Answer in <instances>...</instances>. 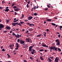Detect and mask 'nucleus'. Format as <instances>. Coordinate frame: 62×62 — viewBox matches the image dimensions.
<instances>
[{
    "mask_svg": "<svg viewBox=\"0 0 62 62\" xmlns=\"http://www.w3.org/2000/svg\"><path fill=\"white\" fill-rule=\"evenodd\" d=\"M12 35L13 36H15V37L16 38H19L20 37H19V35L18 34H17V35H16L15 33H13L12 34Z\"/></svg>",
    "mask_w": 62,
    "mask_h": 62,
    "instance_id": "nucleus-1",
    "label": "nucleus"
},
{
    "mask_svg": "<svg viewBox=\"0 0 62 62\" xmlns=\"http://www.w3.org/2000/svg\"><path fill=\"white\" fill-rule=\"evenodd\" d=\"M55 41L57 43L56 44V45H57V46L60 45V42L59 41V40H58V39H56L55 40Z\"/></svg>",
    "mask_w": 62,
    "mask_h": 62,
    "instance_id": "nucleus-2",
    "label": "nucleus"
},
{
    "mask_svg": "<svg viewBox=\"0 0 62 62\" xmlns=\"http://www.w3.org/2000/svg\"><path fill=\"white\" fill-rule=\"evenodd\" d=\"M5 26L2 24H1L0 25V30H1L2 28H4Z\"/></svg>",
    "mask_w": 62,
    "mask_h": 62,
    "instance_id": "nucleus-3",
    "label": "nucleus"
},
{
    "mask_svg": "<svg viewBox=\"0 0 62 62\" xmlns=\"http://www.w3.org/2000/svg\"><path fill=\"white\" fill-rule=\"evenodd\" d=\"M49 49H50V50H54V46L53 47L52 46H49Z\"/></svg>",
    "mask_w": 62,
    "mask_h": 62,
    "instance_id": "nucleus-4",
    "label": "nucleus"
},
{
    "mask_svg": "<svg viewBox=\"0 0 62 62\" xmlns=\"http://www.w3.org/2000/svg\"><path fill=\"white\" fill-rule=\"evenodd\" d=\"M33 47V46H31L29 47V50L30 52H31V51H32V48Z\"/></svg>",
    "mask_w": 62,
    "mask_h": 62,
    "instance_id": "nucleus-5",
    "label": "nucleus"
},
{
    "mask_svg": "<svg viewBox=\"0 0 62 62\" xmlns=\"http://www.w3.org/2000/svg\"><path fill=\"white\" fill-rule=\"evenodd\" d=\"M21 9L19 8H17L16 9H14V10L15 11H19V10H20Z\"/></svg>",
    "mask_w": 62,
    "mask_h": 62,
    "instance_id": "nucleus-6",
    "label": "nucleus"
},
{
    "mask_svg": "<svg viewBox=\"0 0 62 62\" xmlns=\"http://www.w3.org/2000/svg\"><path fill=\"white\" fill-rule=\"evenodd\" d=\"M24 42H25L23 40H20L19 43L21 44H23L24 43Z\"/></svg>",
    "mask_w": 62,
    "mask_h": 62,
    "instance_id": "nucleus-7",
    "label": "nucleus"
},
{
    "mask_svg": "<svg viewBox=\"0 0 62 62\" xmlns=\"http://www.w3.org/2000/svg\"><path fill=\"white\" fill-rule=\"evenodd\" d=\"M42 46L43 47H46V48H47L48 47V46L46 45V44H43L42 43Z\"/></svg>",
    "mask_w": 62,
    "mask_h": 62,
    "instance_id": "nucleus-8",
    "label": "nucleus"
},
{
    "mask_svg": "<svg viewBox=\"0 0 62 62\" xmlns=\"http://www.w3.org/2000/svg\"><path fill=\"white\" fill-rule=\"evenodd\" d=\"M26 42H30V41H29L30 39H29V38H26Z\"/></svg>",
    "mask_w": 62,
    "mask_h": 62,
    "instance_id": "nucleus-9",
    "label": "nucleus"
},
{
    "mask_svg": "<svg viewBox=\"0 0 62 62\" xmlns=\"http://www.w3.org/2000/svg\"><path fill=\"white\" fill-rule=\"evenodd\" d=\"M28 20H30L33 18V17L32 16H29L28 17Z\"/></svg>",
    "mask_w": 62,
    "mask_h": 62,
    "instance_id": "nucleus-10",
    "label": "nucleus"
},
{
    "mask_svg": "<svg viewBox=\"0 0 62 62\" xmlns=\"http://www.w3.org/2000/svg\"><path fill=\"white\" fill-rule=\"evenodd\" d=\"M39 8V7L37 6L36 7V6H34L33 9H36L37 8Z\"/></svg>",
    "mask_w": 62,
    "mask_h": 62,
    "instance_id": "nucleus-11",
    "label": "nucleus"
},
{
    "mask_svg": "<svg viewBox=\"0 0 62 62\" xmlns=\"http://www.w3.org/2000/svg\"><path fill=\"white\" fill-rule=\"evenodd\" d=\"M15 23L16 24H17V25H19V26H21L22 25L21 24V23H19V24H18V22H16V23Z\"/></svg>",
    "mask_w": 62,
    "mask_h": 62,
    "instance_id": "nucleus-12",
    "label": "nucleus"
},
{
    "mask_svg": "<svg viewBox=\"0 0 62 62\" xmlns=\"http://www.w3.org/2000/svg\"><path fill=\"white\" fill-rule=\"evenodd\" d=\"M58 60H59L56 57L55 58V62H58Z\"/></svg>",
    "mask_w": 62,
    "mask_h": 62,
    "instance_id": "nucleus-13",
    "label": "nucleus"
},
{
    "mask_svg": "<svg viewBox=\"0 0 62 62\" xmlns=\"http://www.w3.org/2000/svg\"><path fill=\"white\" fill-rule=\"evenodd\" d=\"M9 10H10L9 9H6V8L5 11V12H8Z\"/></svg>",
    "mask_w": 62,
    "mask_h": 62,
    "instance_id": "nucleus-14",
    "label": "nucleus"
},
{
    "mask_svg": "<svg viewBox=\"0 0 62 62\" xmlns=\"http://www.w3.org/2000/svg\"><path fill=\"white\" fill-rule=\"evenodd\" d=\"M6 28L7 29H8L9 30H10V27L9 26H7L6 27Z\"/></svg>",
    "mask_w": 62,
    "mask_h": 62,
    "instance_id": "nucleus-15",
    "label": "nucleus"
},
{
    "mask_svg": "<svg viewBox=\"0 0 62 62\" xmlns=\"http://www.w3.org/2000/svg\"><path fill=\"white\" fill-rule=\"evenodd\" d=\"M40 58L41 60H43V56H40Z\"/></svg>",
    "mask_w": 62,
    "mask_h": 62,
    "instance_id": "nucleus-16",
    "label": "nucleus"
},
{
    "mask_svg": "<svg viewBox=\"0 0 62 62\" xmlns=\"http://www.w3.org/2000/svg\"><path fill=\"white\" fill-rule=\"evenodd\" d=\"M51 20H52L51 19H47L46 21H47V22H51Z\"/></svg>",
    "mask_w": 62,
    "mask_h": 62,
    "instance_id": "nucleus-17",
    "label": "nucleus"
},
{
    "mask_svg": "<svg viewBox=\"0 0 62 62\" xmlns=\"http://www.w3.org/2000/svg\"><path fill=\"white\" fill-rule=\"evenodd\" d=\"M29 31H33V29L32 28H29L28 29Z\"/></svg>",
    "mask_w": 62,
    "mask_h": 62,
    "instance_id": "nucleus-18",
    "label": "nucleus"
},
{
    "mask_svg": "<svg viewBox=\"0 0 62 62\" xmlns=\"http://www.w3.org/2000/svg\"><path fill=\"white\" fill-rule=\"evenodd\" d=\"M16 48H19V45L18 43H16Z\"/></svg>",
    "mask_w": 62,
    "mask_h": 62,
    "instance_id": "nucleus-19",
    "label": "nucleus"
},
{
    "mask_svg": "<svg viewBox=\"0 0 62 62\" xmlns=\"http://www.w3.org/2000/svg\"><path fill=\"white\" fill-rule=\"evenodd\" d=\"M28 25H29L30 26H31L32 25V24L30 23H28Z\"/></svg>",
    "mask_w": 62,
    "mask_h": 62,
    "instance_id": "nucleus-20",
    "label": "nucleus"
},
{
    "mask_svg": "<svg viewBox=\"0 0 62 62\" xmlns=\"http://www.w3.org/2000/svg\"><path fill=\"white\" fill-rule=\"evenodd\" d=\"M22 17L20 18L21 19H23V18L24 17V15H23V14H22Z\"/></svg>",
    "mask_w": 62,
    "mask_h": 62,
    "instance_id": "nucleus-21",
    "label": "nucleus"
},
{
    "mask_svg": "<svg viewBox=\"0 0 62 62\" xmlns=\"http://www.w3.org/2000/svg\"><path fill=\"white\" fill-rule=\"evenodd\" d=\"M57 49H58L57 48V47H55V46H54V50H55V51H57Z\"/></svg>",
    "mask_w": 62,
    "mask_h": 62,
    "instance_id": "nucleus-22",
    "label": "nucleus"
},
{
    "mask_svg": "<svg viewBox=\"0 0 62 62\" xmlns=\"http://www.w3.org/2000/svg\"><path fill=\"white\" fill-rule=\"evenodd\" d=\"M32 52H33L34 53H36V51L34 49H32Z\"/></svg>",
    "mask_w": 62,
    "mask_h": 62,
    "instance_id": "nucleus-23",
    "label": "nucleus"
},
{
    "mask_svg": "<svg viewBox=\"0 0 62 62\" xmlns=\"http://www.w3.org/2000/svg\"><path fill=\"white\" fill-rule=\"evenodd\" d=\"M51 24L52 25H53L54 26H55V25H56V24H55L54 23H51Z\"/></svg>",
    "mask_w": 62,
    "mask_h": 62,
    "instance_id": "nucleus-24",
    "label": "nucleus"
},
{
    "mask_svg": "<svg viewBox=\"0 0 62 62\" xmlns=\"http://www.w3.org/2000/svg\"><path fill=\"white\" fill-rule=\"evenodd\" d=\"M44 37H46V32H45L44 33Z\"/></svg>",
    "mask_w": 62,
    "mask_h": 62,
    "instance_id": "nucleus-25",
    "label": "nucleus"
},
{
    "mask_svg": "<svg viewBox=\"0 0 62 62\" xmlns=\"http://www.w3.org/2000/svg\"><path fill=\"white\" fill-rule=\"evenodd\" d=\"M12 24L13 26H15V25H16L15 23H12Z\"/></svg>",
    "mask_w": 62,
    "mask_h": 62,
    "instance_id": "nucleus-26",
    "label": "nucleus"
},
{
    "mask_svg": "<svg viewBox=\"0 0 62 62\" xmlns=\"http://www.w3.org/2000/svg\"><path fill=\"white\" fill-rule=\"evenodd\" d=\"M29 4H27L26 5V7H27V8H29Z\"/></svg>",
    "mask_w": 62,
    "mask_h": 62,
    "instance_id": "nucleus-27",
    "label": "nucleus"
},
{
    "mask_svg": "<svg viewBox=\"0 0 62 62\" xmlns=\"http://www.w3.org/2000/svg\"><path fill=\"white\" fill-rule=\"evenodd\" d=\"M5 2L3 0L2 1V4H5Z\"/></svg>",
    "mask_w": 62,
    "mask_h": 62,
    "instance_id": "nucleus-28",
    "label": "nucleus"
},
{
    "mask_svg": "<svg viewBox=\"0 0 62 62\" xmlns=\"http://www.w3.org/2000/svg\"><path fill=\"white\" fill-rule=\"evenodd\" d=\"M41 36V34H39V35H38L37 36V37H40Z\"/></svg>",
    "mask_w": 62,
    "mask_h": 62,
    "instance_id": "nucleus-29",
    "label": "nucleus"
},
{
    "mask_svg": "<svg viewBox=\"0 0 62 62\" xmlns=\"http://www.w3.org/2000/svg\"><path fill=\"white\" fill-rule=\"evenodd\" d=\"M44 51V50L43 49H41V50H39V51L40 52H43V51Z\"/></svg>",
    "mask_w": 62,
    "mask_h": 62,
    "instance_id": "nucleus-30",
    "label": "nucleus"
},
{
    "mask_svg": "<svg viewBox=\"0 0 62 62\" xmlns=\"http://www.w3.org/2000/svg\"><path fill=\"white\" fill-rule=\"evenodd\" d=\"M59 27L60 28V30H61V29L62 28V26H60Z\"/></svg>",
    "mask_w": 62,
    "mask_h": 62,
    "instance_id": "nucleus-31",
    "label": "nucleus"
},
{
    "mask_svg": "<svg viewBox=\"0 0 62 62\" xmlns=\"http://www.w3.org/2000/svg\"><path fill=\"white\" fill-rule=\"evenodd\" d=\"M15 5V4L14 3H12L11 5V7H13Z\"/></svg>",
    "mask_w": 62,
    "mask_h": 62,
    "instance_id": "nucleus-32",
    "label": "nucleus"
},
{
    "mask_svg": "<svg viewBox=\"0 0 62 62\" xmlns=\"http://www.w3.org/2000/svg\"><path fill=\"white\" fill-rule=\"evenodd\" d=\"M48 61H49L50 62H52V60L49 59H48Z\"/></svg>",
    "mask_w": 62,
    "mask_h": 62,
    "instance_id": "nucleus-33",
    "label": "nucleus"
},
{
    "mask_svg": "<svg viewBox=\"0 0 62 62\" xmlns=\"http://www.w3.org/2000/svg\"><path fill=\"white\" fill-rule=\"evenodd\" d=\"M9 19H7V23H9Z\"/></svg>",
    "mask_w": 62,
    "mask_h": 62,
    "instance_id": "nucleus-34",
    "label": "nucleus"
},
{
    "mask_svg": "<svg viewBox=\"0 0 62 62\" xmlns=\"http://www.w3.org/2000/svg\"><path fill=\"white\" fill-rule=\"evenodd\" d=\"M16 8H17V7L16 6H14L13 8H14L15 9Z\"/></svg>",
    "mask_w": 62,
    "mask_h": 62,
    "instance_id": "nucleus-35",
    "label": "nucleus"
},
{
    "mask_svg": "<svg viewBox=\"0 0 62 62\" xmlns=\"http://www.w3.org/2000/svg\"><path fill=\"white\" fill-rule=\"evenodd\" d=\"M34 16H37V14L36 13H35L34 14Z\"/></svg>",
    "mask_w": 62,
    "mask_h": 62,
    "instance_id": "nucleus-36",
    "label": "nucleus"
},
{
    "mask_svg": "<svg viewBox=\"0 0 62 62\" xmlns=\"http://www.w3.org/2000/svg\"><path fill=\"white\" fill-rule=\"evenodd\" d=\"M20 40L19 39H17V42H18V43H19V42H20Z\"/></svg>",
    "mask_w": 62,
    "mask_h": 62,
    "instance_id": "nucleus-37",
    "label": "nucleus"
},
{
    "mask_svg": "<svg viewBox=\"0 0 62 62\" xmlns=\"http://www.w3.org/2000/svg\"><path fill=\"white\" fill-rule=\"evenodd\" d=\"M20 23H21V24H23L24 23V22H22V21H21L20 22Z\"/></svg>",
    "mask_w": 62,
    "mask_h": 62,
    "instance_id": "nucleus-38",
    "label": "nucleus"
},
{
    "mask_svg": "<svg viewBox=\"0 0 62 62\" xmlns=\"http://www.w3.org/2000/svg\"><path fill=\"white\" fill-rule=\"evenodd\" d=\"M58 49L59 51H60H60H61V50L60 49V48H58Z\"/></svg>",
    "mask_w": 62,
    "mask_h": 62,
    "instance_id": "nucleus-39",
    "label": "nucleus"
},
{
    "mask_svg": "<svg viewBox=\"0 0 62 62\" xmlns=\"http://www.w3.org/2000/svg\"><path fill=\"white\" fill-rule=\"evenodd\" d=\"M30 59H31V60H33V57H30Z\"/></svg>",
    "mask_w": 62,
    "mask_h": 62,
    "instance_id": "nucleus-40",
    "label": "nucleus"
},
{
    "mask_svg": "<svg viewBox=\"0 0 62 62\" xmlns=\"http://www.w3.org/2000/svg\"><path fill=\"white\" fill-rule=\"evenodd\" d=\"M30 43H32V40L31 39L30 40Z\"/></svg>",
    "mask_w": 62,
    "mask_h": 62,
    "instance_id": "nucleus-41",
    "label": "nucleus"
},
{
    "mask_svg": "<svg viewBox=\"0 0 62 62\" xmlns=\"http://www.w3.org/2000/svg\"><path fill=\"white\" fill-rule=\"evenodd\" d=\"M61 36V35L60 34H59L58 35V38H60V36Z\"/></svg>",
    "mask_w": 62,
    "mask_h": 62,
    "instance_id": "nucleus-42",
    "label": "nucleus"
},
{
    "mask_svg": "<svg viewBox=\"0 0 62 62\" xmlns=\"http://www.w3.org/2000/svg\"><path fill=\"white\" fill-rule=\"evenodd\" d=\"M2 51H3L4 52H5V49H2Z\"/></svg>",
    "mask_w": 62,
    "mask_h": 62,
    "instance_id": "nucleus-43",
    "label": "nucleus"
},
{
    "mask_svg": "<svg viewBox=\"0 0 62 62\" xmlns=\"http://www.w3.org/2000/svg\"><path fill=\"white\" fill-rule=\"evenodd\" d=\"M47 6L48 8H49L50 7V6H49V5H47Z\"/></svg>",
    "mask_w": 62,
    "mask_h": 62,
    "instance_id": "nucleus-44",
    "label": "nucleus"
},
{
    "mask_svg": "<svg viewBox=\"0 0 62 62\" xmlns=\"http://www.w3.org/2000/svg\"><path fill=\"white\" fill-rule=\"evenodd\" d=\"M17 13H16V12H15V15H17Z\"/></svg>",
    "mask_w": 62,
    "mask_h": 62,
    "instance_id": "nucleus-45",
    "label": "nucleus"
},
{
    "mask_svg": "<svg viewBox=\"0 0 62 62\" xmlns=\"http://www.w3.org/2000/svg\"><path fill=\"white\" fill-rule=\"evenodd\" d=\"M3 32L4 33H7V31H3Z\"/></svg>",
    "mask_w": 62,
    "mask_h": 62,
    "instance_id": "nucleus-46",
    "label": "nucleus"
},
{
    "mask_svg": "<svg viewBox=\"0 0 62 62\" xmlns=\"http://www.w3.org/2000/svg\"><path fill=\"white\" fill-rule=\"evenodd\" d=\"M48 9L47 8H46L44 9V10H47Z\"/></svg>",
    "mask_w": 62,
    "mask_h": 62,
    "instance_id": "nucleus-47",
    "label": "nucleus"
},
{
    "mask_svg": "<svg viewBox=\"0 0 62 62\" xmlns=\"http://www.w3.org/2000/svg\"><path fill=\"white\" fill-rule=\"evenodd\" d=\"M27 2H28V4L29 5V3H30V1L29 0V1Z\"/></svg>",
    "mask_w": 62,
    "mask_h": 62,
    "instance_id": "nucleus-48",
    "label": "nucleus"
},
{
    "mask_svg": "<svg viewBox=\"0 0 62 62\" xmlns=\"http://www.w3.org/2000/svg\"><path fill=\"white\" fill-rule=\"evenodd\" d=\"M49 31V29H46V31H47V32H48Z\"/></svg>",
    "mask_w": 62,
    "mask_h": 62,
    "instance_id": "nucleus-49",
    "label": "nucleus"
},
{
    "mask_svg": "<svg viewBox=\"0 0 62 62\" xmlns=\"http://www.w3.org/2000/svg\"><path fill=\"white\" fill-rule=\"evenodd\" d=\"M31 54H34V52H31Z\"/></svg>",
    "mask_w": 62,
    "mask_h": 62,
    "instance_id": "nucleus-50",
    "label": "nucleus"
},
{
    "mask_svg": "<svg viewBox=\"0 0 62 62\" xmlns=\"http://www.w3.org/2000/svg\"><path fill=\"white\" fill-rule=\"evenodd\" d=\"M58 25H56L54 27L55 28H56L57 27V26Z\"/></svg>",
    "mask_w": 62,
    "mask_h": 62,
    "instance_id": "nucleus-51",
    "label": "nucleus"
},
{
    "mask_svg": "<svg viewBox=\"0 0 62 62\" xmlns=\"http://www.w3.org/2000/svg\"><path fill=\"white\" fill-rule=\"evenodd\" d=\"M9 46L10 48L11 47H12V45H10Z\"/></svg>",
    "mask_w": 62,
    "mask_h": 62,
    "instance_id": "nucleus-52",
    "label": "nucleus"
},
{
    "mask_svg": "<svg viewBox=\"0 0 62 62\" xmlns=\"http://www.w3.org/2000/svg\"><path fill=\"white\" fill-rule=\"evenodd\" d=\"M23 62H27V61L26 60H24L23 61Z\"/></svg>",
    "mask_w": 62,
    "mask_h": 62,
    "instance_id": "nucleus-53",
    "label": "nucleus"
},
{
    "mask_svg": "<svg viewBox=\"0 0 62 62\" xmlns=\"http://www.w3.org/2000/svg\"><path fill=\"white\" fill-rule=\"evenodd\" d=\"M8 58H10V55L8 56Z\"/></svg>",
    "mask_w": 62,
    "mask_h": 62,
    "instance_id": "nucleus-54",
    "label": "nucleus"
},
{
    "mask_svg": "<svg viewBox=\"0 0 62 62\" xmlns=\"http://www.w3.org/2000/svg\"><path fill=\"white\" fill-rule=\"evenodd\" d=\"M19 29L18 28V29H16V30H18V31H19Z\"/></svg>",
    "mask_w": 62,
    "mask_h": 62,
    "instance_id": "nucleus-55",
    "label": "nucleus"
},
{
    "mask_svg": "<svg viewBox=\"0 0 62 62\" xmlns=\"http://www.w3.org/2000/svg\"><path fill=\"white\" fill-rule=\"evenodd\" d=\"M27 32H26V33H28V32H29V31H28V30H27Z\"/></svg>",
    "mask_w": 62,
    "mask_h": 62,
    "instance_id": "nucleus-56",
    "label": "nucleus"
},
{
    "mask_svg": "<svg viewBox=\"0 0 62 62\" xmlns=\"http://www.w3.org/2000/svg\"><path fill=\"white\" fill-rule=\"evenodd\" d=\"M9 8L8 7H7L6 8V9H8V8Z\"/></svg>",
    "mask_w": 62,
    "mask_h": 62,
    "instance_id": "nucleus-57",
    "label": "nucleus"
},
{
    "mask_svg": "<svg viewBox=\"0 0 62 62\" xmlns=\"http://www.w3.org/2000/svg\"><path fill=\"white\" fill-rule=\"evenodd\" d=\"M2 22V20L0 19V23H1Z\"/></svg>",
    "mask_w": 62,
    "mask_h": 62,
    "instance_id": "nucleus-58",
    "label": "nucleus"
},
{
    "mask_svg": "<svg viewBox=\"0 0 62 62\" xmlns=\"http://www.w3.org/2000/svg\"><path fill=\"white\" fill-rule=\"evenodd\" d=\"M18 48H15V50H18Z\"/></svg>",
    "mask_w": 62,
    "mask_h": 62,
    "instance_id": "nucleus-59",
    "label": "nucleus"
},
{
    "mask_svg": "<svg viewBox=\"0 0 62 62\" xmlns=\"http://www.w3.org/2000/svg\"><path fill=\"white\" fill-rule=\"evenodd\" d=\"M21 36H22V34H20V35H19V37H21Z\"/></svg>",
    "mask_w": 62,
    "mask_h": 62,
    "instance_id": "nucleus-60",
    "label": "nucleus"
},
{
    "mask_svg": "<svg viewBox=\"0 0 62 62\" xmlns=\"http://www.w3.org/2000/svg\"><path fill=\"white\" fill-rule=\"evenodd\" d=\"M36 61L37 62H39V61L38 60H36Z\"/></svg>",
    "mask_w": 62,
    "mask_h": 62,
    "instance_id": "nucleus-61",
    "label": "nucleus"
},
{
    "mask_svg": "<svg viewBox=\"0 0 62 62\" xmlns=\"http://www.w3.org/2000/svg\"><path fill=\"white\" fill-rule=\"evenodd\" d=\"M0 9H2V7H1L0 6Z\"/></svg>",
    "mask_w": 62,
    "mask_h": 62,
    "instance_id": "nucleus-62",
    "label": "nucleus"
},
{
    "mask_svg": "<svg viewBox=\"0 0 62 62\" xmlns=\"http://www.w3.org/2000/svg\"><path fill=\"white\" fill-rule=\"evenodd\" d=\"M50 58H51V59H53V57H50Z\"/></svg>",
    "mask_w": 62,
    "mask_h": 62,
    "instance_id": "nucleus-63",
    "label": "nucleus"
},
{
    "mask_svg": "<svg viewBox=\"0 0 62 62\" xmlns=\"http://www.w3.org/2000/svg\"><path fill=\"white\" fill-rule=\"evenodd\" d=\"M45 52H47V50H45Z\"/></svg>",
    "mask_w": 62,
    "mask_h": 62,
    "instance_id": "nucleus-64",
    "label": "nucleus"
}]
</instances>
